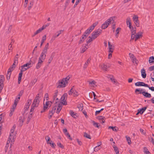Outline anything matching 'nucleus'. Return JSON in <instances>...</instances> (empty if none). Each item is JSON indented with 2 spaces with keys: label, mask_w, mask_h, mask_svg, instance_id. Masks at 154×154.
<instances>
[{
  "label": "nucleus",
  "mask_w": 154,
  "mask_h": 154,
  "mask_svg": "<svg viewBox=\"0 0 154 154\" xmlns=\"http://www.w3.org/2000/svg\"><path fill=\"white\" fill-rule=\"evenodd\" d=\"M47 54V53L42 51L38 58V61L36 65V69H38L41 67L46 58Z\"/></svg>",
  "instance_id": "f257e3e1"
},
{
  "label": "nucleus",
  "mask_w": 154,
  "mask_h": 154,
  "mask_svg": "<svg viewBox=\"0 0 154 154\" xmlns=\"http://www.w3.org/2000/svg\"><path fill=\"white\" fill-rule=\"evenodd\" d=\"M71 77V76L69 75L61 80L59 81L58 85L57 87L59 88L65 87L68 83V82Z\"/></svg>",
  "instance_id": "f03ea898"
},
{
  "label": "nucleus",
  "mask_w": 154,
  "mask_h": 154,
  "mask_svg": "<svg viewBox=\"0 0 154 154\" xmlns=\"http://www.w3.org/2000/svg\"><path fill=\"white\" fill-rule=\"evenodd\" d=\"M54 103L55 105L54 106H53L52 109L55 111L57 109L56 112L58 114L62 109V104L60 102H58L57 103Z\"/></svg>",
  "instance_id": "7ed1b4c3"
},
{
  "label": "nucleus",
  "mask_w": 154,
  "mask_h": 154,
  "mask_svg": "<svg viewBox=\"0 0 154 154\" xmlns=\"http://www.w3.org/2000/svg\"><path fill=\"white\" fill-rule=\"evenodd\" d=\"M53 103L52 102V101H48L47 100L45 103H44L43 104V108L42 110L41 111V113H43L45 112L46 110H47L48 107H50L51 105V104Z\"/></svg>",
  "instance_id": "20e7f679"
},
{
  "label": "nucleus",
  "mask_w": 154,
  "mask_h": 154,
  "mask_svg": "<svg viewBox=\"0 0 154 154\" xmlns=\"http://www.w3.org/2000/svg\"><path fill=\"white\" fill-rule=\"evenodd\" d=\"M40 94H38L36 95L32 104L34 106L37 107L39 104L40 101Z\"/></svg>",
  "instance_id": "39448f33"
},
{
  "label": "nucleus",
  "mask_w": 154,
  "mask_h": 154,
  "mask_svg": "<svg viewBox=\"0 0 154 154\" xmlns=\"http://www.w3.org/2000/svg\"><path fill=\"white\" fill-rule=\"evenodd\" d=\"M15 138V135H14V134L12 135L11 134H10L9 137L8 138L6 144H9L11 141V142L10 144V148H11L12 145L14 144V141Z\"/></svg>",
  "instance_id": "423d86ee"
},
{
  "label": "nucleus",
  "mask_w": 154,
  "mask_h": 154,
  "mask_svg": "<svg viewBox=\"0 0 154 154\" xmlns=\"http://www.w3.org/2000/svg\"><path fill=\"white\" fill-rule=\"evenodd\" d=\"M15 138V135H14V134L12 135L11 134H10L9 137L8 138L6 144H9L11 141V142L10 144V148H11L12 145L14 144V141Z\"/></svg>",
  "instance_id": "0eeeda50"
},
{
  "label": "nucleus",
  "mask_w": 154,
  "mask_h": 154,
  "mask_svg": "<svg viewBox=\"0 0 154 154\" xmlns=\"http://www.w3.org/2000/svg\"><path fill=\"white\" fill-rule=\"evenodd\" d=\"M113 19L112 17H110L106 21H105V23L102 24L101 26L102 29H105L107 28L108 26L111 23V21Z\"/></svg>",
  "instance_id": "6e6552de"
},
{
  "label": "nucleus",
  "mask_w": 154,
  "mask_h": 154,
  "mask_svg": "<svg viewBox=\"0 0 154 154\" xmlns=\"http://www.w3.org/2000/svg\"><path fill=\"white\" fill-rule=\"evenodd\" d=\"M102 30L100 29H98L97 30L94 31L92 33V37L93 39L96 38L101 33Z\"/></svg>",
  "instance_id": "1a4fd4ad"
},
{
  "label": "nucleus",
  "mask_w": 154,
  "mask_h": 154,
  "mask_svg": "<svg viewBox=\"0 0 154 154\" xmlns=\"http://www.w3.org/2000/svg\"><path fill=\"white\" fill-rule=\"evenodd\" d=\"M58 95V91H56L55 92L54 94L53 95V101H52V102L53 103H57L58 102H59V100L58 98L57 97Z\"/></svg>",
  "instance_id": "9d476101"
},
{
  "label": "nucleus",
  "mask_w": 154,
  "mask_h": 154,
  "mask_svg": "<svg viewBox=\"0 0 154 154\" xmlns=\"http://www.w3.org/2000/svg\"><path fill=\"white\" fill-rule=\"evenodd\" d=\"M67 94H64L63 96L61 97V100L62 101V104L66 105L67 104V102H66V99L67 98Z\"/></svg>",
  "instance_id": "9b49d317"
},
{
  "label": "nucleus",
  "mask_w": 154,
  "mask_h": 154,
  "mask_svg": "<svg viewBox=\"0 0 154 154\" xmlns=\"http://www.w3.org/2000/svg\"><path fill=\"white\" fill-rule=\"evenodd\" d=\"M135 85L137 86H143L146 87H149V85L148 84H145L143 82H137L135 83Z\"/></svg>",
  "instance_id": "f8f14e48"
},
{
  "label": "nucleus",
  "mask_w": 154,
  "mask_h": 154,
  "mask_svg": "<svg viewBox=\"0 0 154 154\" xmlns=\"http://www.w3.org/2000/svg\"><path fill=\"white\" fill-rule=\"evenodd\" d=\"M131 39H134L135 37V34L136 33V28H133L132 27V29H131Z\"/></svg>",
  "instance_id": "ddd939ff"
},
{
  "label": "nucleus",
  "mask_w": 154,
  "mask_h": 154,
  "mask_svg": "<svg viewBox=\"0 0 154 154\" xmlns=\"http://www.w3.org/2000/svg\"><path fill=\"white\" fill-rule=\"evenodd\" d=\"M138 18V17L136 15L134 16L133 18V19L134 21V23L137 27H139V22Z\"/></svg>",
  "instance_id": "4468645a"
},
{
  "label": "nucleus",
  "mask_w": 154,
  "mask_h": 154,
  "mask_svg": "<svg viewBox=\"0 0 154 154\" xmlns=\"http://www.w3.org/2000/svg\"><path fill=\"white\" fill-rule=\"evenodd\" d=\"M143 33L141 32H138L136 35L135 34V37H134L135 41H136L140 37H142Z\"/></svg>",
  "instance_id": "2eb2a0df"
},
{
  "label": "nucleus",
  "mask_w": 154,
  "mask_h": 154,
  "mask_svg": "<svg viewBox=\"0 0 154 154\" xmlns=\"http://www.w3.org/2000/svg\"><path fill=\"white\" fill-rule=\"evenodd\" d=\"M110 66L109 64L105 65L103 64L101 65V67L103 70L105 71H106L107 70V69L109 68Z\"/></svg>",
  "instance_id": "dca6fc26"
},
{
  "label": "nucleus",
  "mask_w": 154,
  "mask_h": 154,
  "mask_svg": "<svg viewBox=\"0 0 154 154\" xmlns=\"http://www.w3.org/2000/svg\"><path fill=\"white\" fill-rule=\"evenodd\" d=\"M140 94H142L143 95L146 97L150 98L151 97V95L148 92H145V91H143L139 93Z\"/></svg>",
  "instance_id": "f3484780"
},
{
  "label": "nucleus",
  "mask_w": 154,
  "mask_h": 154,
  "mask_svg": "<svg viewBox=\"0 0 154 154\" xmlns=\"http://www.w3.org/2000/svg\"><path fill=\"white\" fill-rule=\"evenodd\" d=\"M27 64H24L23 66H21V69L20 71L21 72H24L26 71V70L29 69V68L27 66Z\"/></svg>",
  "instance_id": "a211bd4d"
},
{
  "label": "nucleus",
  "mask_w": 154,
  "mask_h": 154,
  "mask_svg": "<svg viewBox=\"0 0 154 154\" xmlns=\"http://www.w3.org/2000/svg\"><path fill=\"white\" fill-rule=\"evenodd\" d=\"M31 103L32 100L31 99H29L27 100V103L25 106V108H26V109H27L29 108Z\"/></svg>",
  "instance_id": "6ab92c4d"
},
{
  "label": "nucleus",
  "mask_w": 154,
  "mask_h": 154,
  "mask_svg": "<svg viewBox=\"0 0 154 154\" xmlns=\"http://www.w3.org/2000/svg\"><path fill=\"white\" fill-rule=\"evenodd\" d=\"M141 76L144 79L145 78L146 76V73L145 70L144 68L141 69Z\"/></svg>",
  "instance_id": "aec40b11"
},
{
  "label": "nucleus",
  "mask_w": 154,
  "mask_h": 154,
  "mask_svg": "<svg viewBox=\"0 0 154 154\" xmlns=\"http://www.w3.org/2000/svg\"><path fill=\"white\" fill-rule=\"evenodd\" d=\"M24 120V118H23L22 117H19L18 122L19 125L20 126H21L23 125V123Z\"/></svg>",
  "instance_id": "412c9836"
},
{
  "label": "nucleus",
  "mask_w": 154,
  "mask_h": 154,
  "mask_svg": "<svg viewBox=\"0 0 154 154\" xmlns=\"http://www.w3.org/2000/svg\"><path fill=\"white\" fill-rule=\"evenodd\" d=\"M49 44L48 43H47L45 46V47L42 51L47 53L48 50L49 49Z\"/></svg>",
  "instance_id": "4be33fe9"
},
{
  "label": "nucleus",
  "mask_w": 154,
  "mask_h": 154,
  "mask_svg": "<svg viewBox=\"0 0 154 154\" xmlns=\"http://www.w3.org/2000/svg\"><path fill=\"white\" fill-rule=\"evenodd\" d=\"M108 46L109 50V52H113L114 49V47L110 44L109 42H108Z\"/></svg>",
  "instance_id": "5701e85b"
},
{
  "label": "nucleus",
  "mask_w": 154,
  "mask_h": 154,
  "mask_svg": "<svg viewBox=\"0 0 154 154\" xmlns=\"http://www.w3.org/2000/svg\"><path fill=\"white\" fill-rule=\"evenodd\" d=\"M147 107H145L141 109H138V113H140V114H142L143 112L145 111L146 109H147Z\"/></svg>",
  "instance_id": "b1692460"
},
{
  "label": "nucleus",
  "mask_w": 154,
  "mask_h": 154,
  "mask_svg": "<svg viewBox=\"0 0 154 154\" xmlns=\"http://www.w3.org/2000/svg\"><path fill=\"white\" fill-rule=\"evenodd\" d=\"M91 60V59L90 58H89L87 60L86 62L85 63L84 66V69H86L88 66V64L90 62V61Z\"/></svg>",
  "instance_id": "393cba45"
},
{
  "label": "nucleus",
  "mask_w": 154,
  "mask_h": 154,
  "mask_svg": "<svg viewBox=\"0 0 154 154\" xmlns=\"http://www.w3.org/2000/svg\"><path fill=\"white\" fill-rule=\"evenodd\" d=\"M87 45H82V47L81 48V53H83L85 51H86V50L87 49V48L86 47V46Z\"/></svg>",
  "instance_id": "a878e982"
},
{
  "label": "nucleus",
  "mask_w": 154,
  "mask_h": 154,
  "mask_svg": "<svg viewBox=\"0 0 154 154\" xmlns=\"http://www.w3.org/2000/svg\"><path fill=\"white\" fill-rule=\"evenodd\" d=\"M23 75V72L20 71L19 73L18 78V83L19 84H20L21 80L22 77Z\"/></svg>",
  "instance_id": "bb28decb"
},
{
  "label": "nucleus",
  "mask_w": 154,
  "mask_h": 154,
  "mask_svg": "<svg viewBox=\"0 0 154 154\" xmlns=\"http://www.w3.org/2000/svg\"><path fill=\"white\" fill-rule=\"evenodd\" d=\"M91 29L89 27L86 30L84 34L88 36L90 33L93 30H91Z\"/></svg>",
  "instance_id": "cd10ccee"
},
{
  "label": "nucleus",
  "mask_w": 154,
  "mask_h": 154,
  "mask_svg": "<svg viewBox=\"0 0 154 154\" xmlns=\"http://www.w3.org/2000/svg\"><path fill=\"white\" fill-rule=\"evenodd\" d=\"M91 122L93 125L95 127L99 128V127L100 126V125L99 124V123L95 122L94 121L92 120Z\"/></svg>",
  "instance_id": "c85d7f7f"
},
{
  "label": "nucleus",
  "mask_w": 154,
  "mask_h": 154,
  "mask_svg": "<svg viewBox=\"0 0 154 154\" xmlns=\"http://www.w3.org/2000/svg\"><path fill=\"white\" fill-rule=\"evenodd\" d=\"M63 32V30H60L59 31L57 32V33H58L57 34V35H54L53 37V38H55L57 37H58L60 34L62 32Z\"/></svg>",
  "instance_id": "c756f323"
},
{
  "label": "nucleus",
  "mask_w": 154,
  "mask_h": 154,
  "mask_svg": "<svg viewBox=\"0 0 154 154\" xmlns=\"http://www.w3.org/2000/svg\"><path fill=\"white\" fill-rule=\"evenodd\" d=\"M4 79V77L3 75H0V84H3Z\"/></svg>",
  "instance_id": "7c9ffc66"
},
{
  "label": "nucleus",
  "mask_w": 154,
  "mask_h": 154,
  "mask_svg": "<svg viewBox=\"0 0 154 154\" xmlns=\"http://www.w3.org/2000/svg\"><path fill=\"white\" fill-rule=\"evenodd\" d=\"M25 64H27L26 65L28 68H30L32 66L33 63L31 60H30L28 63Z\"/></svg>",
  "instance_id": "2f4dec72"
},
{
  "label": "nucleus",
  "mask_w": 154,
  "mask_h": 154,
  "mask_svg": "<svg viewBox=\"0 0 154 154\" xmlns=\"http://www.w3.org/2000/svg\"><path fill=\"white\" fill-rule=\"evenodd\" d=\"M43 29V28H42V27L41 28H40L39 29H38L34 33V35H33V36H35V35L38 34V33H40V32H41L42 30Z\"/></svg>",
  "instance_id": "473e14b6"
},
{
  "label": "nucleus",
  "mask_w": 154,
  "mask_h": 154,
  "mask_svg": "<svg viewBox=\"0 0 154 154\" xmlns=\"http://www.w3.org/2000/svg\"><path fill=\"white\" fill-rule=\"evenodd\" d=\"M46 39V35H45L43 36L40 45V47H41L42 46L43 43L45 41Z\"/></svg>",
  "instance_id": "72a5a7b5"
},
{
  "label": "nucleus",
  "mask_w": 154,
  "mask_h": 154,
  "mask_svg": "<svg viewBox=\"0 0 154 154\" xmlns=\"http://www.w3.org/2000/svg\"><path fill=\"white\" fill-rule=\"evenodd\" d=\"M117 127H113V126H109L108 127V129H112V130L113 131H118V128L117 129H116Z\"/></svg>",
  "instance_id": "f704fd0d"
},
{
  "label": "nucleus",
  "mask_w": 154,
  "mask_h": 154,
  "mask_svg": "<svg viewBox=\"0 0 154 154\" xmlns=\"http://www.w3.org/2000/svg\"><path fill=\"white\" fill-rule=\"evenodd\" d=\"M84 136L85 137L87 138H88L89 139H91V137L90 135V134H87L86 132H85L84 133Z\"/></svg>",
  "instance_id": "c9c22d12"
},
{
  "label": "nucleus",
  "mask_w": 154,
  "mask_h": 154,
  "mask_svg": "<svg viewBox=\"0 0 154 154\" xmlns=\"http://www.w3.org/2000/svg\"><path fill=\"white\" fill-rule=\"evenodd\" d=\"M154 62V57L152 56L150 57L149 60V63H152Z\"/></svg>",
  "instance_id": "e433bc0d"
},
{
  "label": "nucleus",
  "mask_w": 154,
  "mask_h": 154,
  "mask_svg": "<svg viewBox=\"0 0 154 154\" xmlns=\"http://www.w3.org/2000/svg\"><path fill=\"white\" fill-rule=\"evenodd\" d=\"M98 23L97 22H96L94 23L92 26L90 27L91 29L93 30L94 29L95 27L96 26Z\"/></svg>",
  "instance_id": "4c0bfd02"
},
{
  "label": "nucleus",
  "mask_w": 154,
  "mask_h": 154,
  "mask_svg": "<svg viewBox=\"0 0 154 154\" xmlns=\"http://www.w3.org/2000/svg\"><path fill=\"white\" fill-rule=\"evenodd\" d=\"M101 148V146H97L94 148V151L95 152H97L100 150Z\"/></svg>",
  "instance_id": "58836bf2"
},
{
  "label": "nucleus",
  "mask_w": 154,
  "mask_h": 154,
  "mask_svg": "<svg viewBox=\"0 0 154 154\" xmlns=\"http://www.w3.org/2000/svg\"><path fill=\"white\" fill-rule=\"evenodd\" d=\"M70 115L73 117L75 118V116H76V113L74 112L73 111L70 110Z\"/></svg>",
  "instance_id": "ea45409f"
},
{
  "label": "nucleus",
  "mask_w": 154,
  "mask_h": 154,
  "mask_svg": "<svg viewBox=\"0 0 154 154\" xmlns=\"http://www.w3.org/2000/svg\"><path fill=\"white\" fill-rule=\"evenodd\" d=\"M126 138L127 140V141L128 142V144L129 145L131 144V138L129 137H128L127 136H126Z\"/></svg>",
  "instance_id": "a19ab883"
},
{
  "label": "nucleus",
  "mask_w": 154,
  "mask_h": 154,
  "mask_svg": "<svg viewBox=\"0 0 154 154\" xmlns=\"http://www.w3.org/2000/svg\"><path fill=\"white\" fill-rule=\"evenodd\" d=\"M121 29V28H118L116 30V37L117 38H118V36H119V31Z\"/></svg>",
  "instance_id": "79ce46f5"
},
{
  "label": "nucleus",
  "mask_w": 154,
  "mask_h": 154,
  "mask_svg": "<svg viewBox=\"0 0 154 154\" xmlns=\"http://www.w3.org/2000/svg\"><path fill=\"white\" fill-rule=\"evenodd\" d=\"M113 148L115 152H116V154H119V150L117 148V147L116 146H113Z\"/></svg>",
  "instance_id": "37998d69"
},
{
  "label": "nucleus",
  "mask_w": 154,
  "mask_h": 154,
  "mask_svg": "<svg viewBox=\"0 0 154 154\" xmlns=\"http://www.w3.org/2000/svg\"><path fill=\"white\" fill-rule=\"evenodd\" d=\"M18 54H17L15 57L14 59V63H18Z\"/></svg>",
  "instance_id": "c03bdc74"
},
{
  "label": "nucleus",
  "mask_w": 154,
  "mask_h": 154,
  "mask_svg": "<svg viewBox=\"0 0 154 154\" xmlns=\"http://www.w3.org/2000/svg\"><path fill=\"white\" fill-rule=\"evenodd\" d=\"M126 23L127 25L129 24H131L130 18L129 17H128L127 18Z\"/></svg>",
  "instance_id": "a18cd8bd"
},
{
  "label": "nucleus",
  "mask_w": 154,
  "mask_h": 154,
  "mask_svg": "<svg viewBox=\"0 0 154 154\" xmlns=\"http://www.w3.org/2000/svg\"><path fill=\"white\" fill-rule=\"evenodd\" d=\"M131 60H132L133 63H135L136 65H137L138 60L135 57L133 58V59H132Z\"/></svg>",
  "instance_id": "49530a36"
},
{
  "label": "nucleus",
  "mask_w": 154,
  "mask_h": 154,
  "mask_svg": "<svg viewBox=\"0 0 154 154\" xmlns=\"http://www.w3.org/2000/svg\"><path fill=\"white\" fill-rule=\"evenodd\" d=\"M72 95L74 96H76L78 95V92L75 90L73 89Z\"/></svg>",
  "instance_id": "de8ad7c7"
},
{
  "label": "nucleus",
  "mask_w": 154,
  "mask_h": 154,
  "mask_svg": "<svg viewBox=\"0 0 154 154\" xmlns=\"http://www.w3.org/2000/svg\"><path fill=\"white\" fill-rule=\"evenodd\" d=\"M11 73L10 72H7V73L6 75L7 76V80H8L10 79V76L11 75Z\"/></svg>",
  "instance_id": "09e8293b"
},
{
  "label": "nucleus",
  "mask_w": 154,
  "mask_h": 154,
  "mask_svg": "<svg viewBox=\"0 0 154 154\" xmlns=\"http://www.w3.org/2000/svg\"><path fill=\"white\" fill-rule=\"evenodd\" d=\"M144 151L145 154H151L150 152L149 151H147V149L146 148H144Z\"/></svg>",
  "instance_id": "8fccbe9b"
},
{
  "label": "nucleus",
  "mask_w": 154,
  "mask_h": 154,
  "mask_svg": "<svg viewBox=\"0 0 154 154\" xmlns=\"http://www.w3.org/2000/svg\"><path fill=\"white\" fill-rule=\"evenodd\" d=\"M33 3L32 1H31L30 2L29 5L28 7V9L29 10H30L32 7V6L33 5Z\"/></svg>",
  "instance_id": "3c124183"
},
{
  "label": "nucleus",
  "mask_w": 154,
  "mask_h": 154,
  "mask_svg": "<svg viewBox=\"0 0 154 154\" xmlns=\"http://www.w3.org/2000/svg\"><path fill=\"white\" fill-rule=\"evenodd\" d=\"M45 139L47 141V143L51 141V139L48 136H46L45 137Z\"/></svg>",
  "instance_id": "603ef678"
},
{
  "label": "nucleus",
  "mask_w": 154,
  "mask_h": 154,
  "mask_svg": "<svg viewBox=\"0 0 154 154\" xmlns=\"http://www.w3.org/2000/svg\"><path fill=\"white\" fill-rule=\"evenodd\" d=\"M20 98V97H17L15 100L14 103H16L17 104L18 101H19Z\"/></svg>",
  "instance_id": "864d4df0"
},
{
  "label": "nucleus",
  "mask_w": 154,
  "mask_h": 154,
  "mask_svg": "<svg viewBox=\"0 0 154 154\" xmlns=\"http://www.w3.org/2000/svg\"><path fill=\"white\" fill-rule=\"evenodd\" d=\"M97 119H98V120H100V121L102 120L105 119V118L104 117L102 116H98V117Z\"/></svg>",
  "instance_id": "5fc2aeb1"
},
{
  "label": "nucleus",
  "mask_w": 154,
  "mask_h": 154,
  "mask_svg": "<svg viewBox=\"0 0 154 154\" xmlns=\"http://www.w3.org/2000/svg\"><path fill=\"white\" fill-rule=\"evenodd\" d=\"M140 131L141 134H143L144 135L146 136V132L144 131L142 129H140Z\"/></svg>",
  "instance_id": "6e6d98bb"
},
{
  "label": "nucleus",
  "mask_w": 154,
  "mask_h": 154,
  "mask_svg": "<svg viewBox=\"0 0 154 154\" xmlns=\"http://www.w3.org/2000/svg\"><path fill=\"white\" fill-rule=\"evenodd\" d=\"M14 69L13 67H10L8 70V72H10L11 73V72Z\"/></svg>",
  "instance_id": "4d7b16f0"
},
{
  "label": "nucleus",
  "mask_w": 154,
  "mask_h": 154,
  "mask_svg": "<svg viewBox=\"0 0 154 154\" xmlns=\"http://www.w3.org/2000/svg\"><path fill=\"white\" fill-rule=\"evenodd\" d=\"M13 48L12 47V44H9L8 46V49L9 50L12 51Z\"/></svg>",
  "instance_id": "13d9d810"
},
{
  "label": "nucleus",
  "mask_w": 154,
  "mask_h": 154,
  "mask_svg": "<svg viewBox=\"0 0 154 154\" xmlns=\"http://www.w3.org/2000/svg\"><path fill=\"white\" fill-rule=\"evenodd\" d=\"M23 90H21L17 96L20 97V96H21L23 94Z\"/></svg>",
  "instance_id": "bf43d9fd"
},
{
  "label": "nucleus",
  "mask_w": 154,
  "mask_h": 154,
  "mask_svg": "<svg viewBox=\"0 0 154 154\" xmlns=\"http://www.w3.org/2000/svg\"><path fill=\"white\" fill-rule=\"evenodd\" d=\"M74 86H73L72 88L68 92V94L69 95H71L72 94L73 92V88Z\"/></svg>",
  "instance_id": "052dcab7"
},
{
  "label": "nucleus",
  "mask_w": 154,
  "mask_h": 154,
  "mask_svg": "<svg viewBox=\"0 0 154 154\" xmlns=\"http://www.w3.org/2000/svg\"><path fill=\"white\" fill-rule=\"evenodd\" d=\"M89 39L88 40V41L87 42V43H88L91 42L93 40L92 37H91L90 36H89Z\"/></svg>",
  "instance_id": "680f3d73"
},
{
  "label": "nucleus",
  "mask_w": 154,
  "mask_h": 154,
  "mask_svg": "<svg viewBox=\"0 0 154 154\" xmlns=\"http://www.w3.org/2000/svg\"><path fill=\"white\" fill-rule=\"evenodd\" d=\"M17 105V104L16 103H14V104L12 106V108L11 109L15 110Z\"/></svg>",
  "instance_id": "e2e57ef3"
},
{
  "label": "nucleus",
  "mask_w": 154,
  "mask_h": 154,
  "mask_svg": "<svg viewBox=\"0 0 154 154\" xmlns=\"http://www.w3.org/2000/svg\"><path fill=\"white\" fill-rule=\"evenodd\" d=\"M50 24L49 23H48L46 24L45 25H44L42 27V28H43V29L46 28V27L50 25Z\"/></svg>",
  "instance_id": "0e129e2a"
},
{
  "label": "nucleus",
  "mask_w": 154,
  "mask_h": 154,
  "mask_svg": "<svg viewBox=\"0 0 154 154\" xmlns=\"http://www.w3.org/2000/svg\"><path fill=\"white\" fill-rule=\"evenodd\" d=\"M81 1V0H77L76 1V2H75V5H74V7L75 8L76 6L78 4V3L80 2Z\"/></svg>",
  "instance_id": "69168bd1"
},
{
  "label": "nucleus",
  "mask_w": 154,
  "mask_h": 154,
  "mask_svg": "<svg viewBox=\"0 0 154 154\" xmlns=\"http://www.w3.org/2000/svg\"><path fill=\"white\" fill-rule=\"evenodd\" d=\"M149 70L150 71L154 70V65L149 67Z\"/></svg>",
  "instance_id": "338daca9"
},
{
  "label": "nucleus",
  "mask_w": 154,
  "mask_h": 154,
  "mask_svg": "<svg viewBox=\"0 0 154 154\" xmlns=\"http://www.w3.org/2000/svg\"><path fill=\"white\" fill-rule=\"evenodd\" d=\"M14 110H13V109H11V110H10V113L9 114V116L11 117V116L13 114V113L14 112Z\"/></svg>",
  "instance_id": "774afa93"
}]
</instances>
